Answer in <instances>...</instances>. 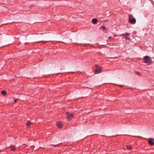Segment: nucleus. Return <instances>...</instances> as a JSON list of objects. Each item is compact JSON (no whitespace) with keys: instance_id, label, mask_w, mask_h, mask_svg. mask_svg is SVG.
Instances as JSON below:
<instances>
[{"instance_id":"nucleus-1","label":"nucleus","mask_w":154,"mask_h":154,"mask_svg":"<svg viewBox=\"0 0 154 154\" xmlns=\"http://www.w3.org/2000/svg\"><path fill=\"white\" fill-rule=\"evenodd\" d=\"M144 62L145 63L149 64L152 62L151 57L148 56H146L143 57Z\"/></svg>"},{"instance_id":"nucleus-2","label":"nucleus","mask_w":154,"mask_h":154,"mask_svg":"<svg viewBox=\"0 0 154 154\" xmlns=\"http://www.w3.org/2000/svg\"><path fill=\"white\" fill-rule=\"evenodd\" d=\"M128 20L130 23L132 24H135L136 22V19L134 18L132 15L131 14H129Z\"/></svg>"},{"instance_id":"nucleus-3","label":"nucleus","mask_w":154,"mask_h":154,"mask_svg":"<svg viewBox=\"0 0 154 154\" xmlns=\"http://www.w3.org/2000/svg\"><path fill=\"white\" fill-rule=\"evenodd\" d=\"M67 115V119H70L73 116V115L71 113H70L69 112H68L66 113Z\"/></svg>"},{"instance_id":"nucleus-4","label":"nucleus","mask_w":154,"mask_h":154,"mask_svg":"<svg viewBox=\"0 0 154 154\" xmlns=\"http://www.w3.org/2000/svg\"><path fill=\"white\" fill-rule=\"evenodd\" d=\"M57 125L58 128H60L62 127L63 123L62 122L59 121L57 122Z\"/></svg>"},{"instance_id":"nucleus-5","label":"nucleus","mask_w":154,"mask_h":154,"mask_svg":"<svg viewBox=\"0 0 154 154\" xmlns=\"http://www.w3.org/2000/svg\"><path fill=\"white\" fill-rule=\"evenodd\" d=\"M101 68L100 67L97 68L95 70V73L98 74L101 72Z\"/></svg>"},{"instance_id":"nucleus-6","label":"nucleus","mask_w":154,"mask_h":154,"mask_svg":"<svg viewBox=\"0 0 154 154\" xmlns=\"http://www.w3.org/2000/svg\"><path fill=\"white\" fill-rule=\"evenodd\" d=\"M152 140H154V139L152 138H149L148 141V143L151 146H152L154 145V143L152 141Z\"/></svg>"},{"instance_id":"nucleus-7","label":"nucleus","mask_w":154,"mask_h":154,"mask_svg":"<svg viewBox=\"0 0 154 154\" xmlns=\"http://www.w3.org/2000/svg\"><path fill=\"white\" fill-rule=\"evenodd\" d=\"M97 22V20L96 18H94L92 20V22L94 24H96Z\"/></svg>"},{"instance_id":"nucleus-8","label":"nucleus","mask_w":154,"mask_h":154,"mask_svg":"<svg viewBox=\"0 0 154 154\" xmlns=\"http://www.w3.org/2000/svg\"><path fill=\"white\" fill-rule=\"evenodd\" d=\"M31 123L29 121H28L26 122V125L27 126H30Z\"/></svg>"},{"instance_id":"nucleus-9","label":"nucleus","mask_w":154,"mask_h":154,"mask_svg":"<svg viewBox=\"0 0 154 154\" xmlns=\"http://www.w3.org/2000/svg\"><path fill=\"white\" fill-rule=\"evenodd\" d=\"M1 93L2 94L4 95H6V91L5 90H3L2 91Z\"/></svg>"},{"instance_id":"nucleus-10","label":"nucleus","mask_w":154,"mask_h":154,"mask_svg":"<svg viewBox=\"0 0 154 154\" xmlns=\"http://www.w3.org/2000/svg\"><path fill=\"white\" fill-rule=\"evenodd\" d=\"M126 147L127 149L128 150H130L131 149V146H127Z\"/></svg>"},{"instance_id":"nucleus-11","label":"nucleus","mask_w":154,"mask_h":154,"mask_svg":"<svg viewBox=\"0 0 154 154\" xmlns=\"http://www.w3.org/2000/svg\"><path fill=\"white\" fill-rule=\"evenodd\" d=\"M126 40H129L130 39V38L129 37L125 36V37Z\"/></svg>"},{"instance_id":"nucleus-12","label":"nucleus","mask_w":154,"mask_h":154,"mask_svg":"<svg viewBox=\"0 0 154 154\" xmlns=\"http://www.w3.org/2000/svg\"><path fill=\"white\" fill-rule=\"evenodd\" d=\"M100 28L103 30H105L106 29V27L103 26H101L100 27Z\"/></svg>"},{"instance_id":"nucleus-13","label":"nucleus","mask_w":154,"mask_h":154,"mask_svg":"<svg viewBox=\"0 0 154 154\" xmlns=\"http://www.w3.org/2000/svg\"><path fill=\"white\" fill-rule=\"evenodd\" d=\"M15 148L14 146H13L11 149V150L12 151H14L15 150Z\"/></svg>"},{"instance_id":"nucleus-14","label":"nucleus","mask_w":154,"mask_h":154,"mask_svg":"<svg viewBox=\"0 0 154 154\" xmlns=\"http://www.w3.org/2000/svg\"><path fill=\"white\" fill-rule=\"evenodd\" d=\"M125 35L127 36H129L130 35V34L128 32H126Z\"/></svg>"},{"instance_id":"nucleus-15","label":"nucleus","mask_w":154,"mask_h":154,"mask_svg":"<svg viewBox=\"0 0 154 154\" xmlns=\"http://www.w3.org/2000/svg\"><path fill=\"white\" fill-rule=\"evenodd\" d=\"M17 100H16V99L14 100V102H15V103L16 102H17Z\"/></svg>"},{"instance_id":"nucleus-16","label":"nucleus","mask_w":154,"mask_h":154,"mask_svg":"<svg viewBox=\"0 0 154 154\" xmlns=\"http://www.w3.org/2000/svg\"><path fill=\"white\" fill-rule=\"evenodd\" d=\"M111 37H109V39H110V38H111Z\"/></svg>"}]
</instances>
